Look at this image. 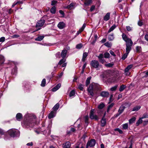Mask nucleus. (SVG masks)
Returning <instances> with one entry per match:
<instances>
[{"label": "nucleus", "instance_id": "obj_1", "mask_svg": "<svg viewBox=\"0 0 148 148\" xmlns=\"http://www.w3.org/2000/svg\"><path fill=\"white\" fill-rule=\"evenodd\" d=\"M36 117L31 114H27L25 115L23 122L24 125L26 127L28 126L32 127L34 124Z\"/></svg>", "mask_w": 148, "mask_h": 148}, {"label": "nucleus", "instance_id": "obj_2", "mask_svg": "<svg viewBox=\"0 0 148 148\" xmlns=\"http://www.w3.org/2000/svg\"><path fill=\"white\" fill-rule=\"evenodd\" d=\"M98 86L95 83L90 84L88 89V91L90 95L92 96H94L93 91L98 89Z\"/></svg>", "mask_w": 148, "mask_h": 148}, {"label": "nucleus", "instance_id": "obj_3", "mask_svg": "<svg viewBox=\"0 0 148 148\" xmlns=\"http://www.w3.org/2000/svg\"><path fill=\"white\" fill-rule=\"evenodd\" d=\"M8 133L12 137L18 136L20 135V132L18 130L13 129L9 130Z\"/></svg>", "mask_w": 148, "mask_h": 148}, {"label": "nucleus", "instance_id": "obj_4", "mask_svg": "<svg viewBox=\"0 0 148 148\" xmlns=\"http://www.w3.org/2000/svg\"><path fill=\"white\" fill-rule=\"evenodd\" d=\"M126 48V50L127 51H130L132 49V47L133 43L131 39L125 41Z\"/></svg>", "mask_w": 148, "mask_h": 148}, {"label": "nucleus", "instance_id": "obj_5", "mask_svg": "<svg viewBox=\"0 0 148 148\" xmlns=\"http://www.w3.org/2000/svg\"><path fill=\"white\" fill-rule=\"evenodd\" d=\"M91 67L95 68H97L99 66V63L98 61L96 60H92L90 63Z\"/></svg>", "mask_w": 148, "mask_h": 148}, {"label": "nucleus", "instance_id": "obj_6", "mask_svg": "<svg viewBox=\"0 0 148 148\" xmlns=\"http://www.w3.org/2000/svg\"><path fill=\"white\" fill-rule=\"evenodd\" d=\"M96 143V141L95 139H91L88 141L86 145V148H88V147H94Z\"/></svg>", "mask_w": 148, "mask_h": 148}, {"label": "nucleus", "instance_id": "obj_7", "mask_svg": "<svg viewBox=\"0 0 148 148\" xmlns=\"http://www.w3.org/2000/svg\"><path fill=\"white\" fill-rule=\"evenodd\" d=\"M120 79L119 74L118 72H116L114 73V75L111 80V82H114L118 81Z\"/></svg>", "mask_w": 148, "mask_h": 148}, {"label": "nucleus", "instance_id": "obj_8", "mask_svg": "<svg viewBox=\"0 0 148 148\" xmlns=\"http://www.w3.org/2000/svg\"><path fill=\"white\" fill-rule=\"evenodd\" d=\"M94 109H92L90 111V117L92 119H94L97 120L99 119V118L98 116L94 114Z\"/></svg>", "mask_w": 148, "mask_h": 148}, {"label": "nucleus", "instance_id": "obj_9", "mask_svg": "<svg viewBox=\"0 0 148 148\" xmlns=\"http://www.w3.org/2000/svg\"><path fill=\"white\" fill-rule=\"evenodd\" d=\"M110 71H105L102 75V77L105 79H109Z\"/></svg>", "mask_w": 148, "mask_h": 148}, {"label": "nucleus", "instance_id": "obj_10", "mask_svg": "<svg viewBox=\"0 0 148 148\" xmlns=\"http://www.w3.org/2000/svg\"><path fill=\"white\" fill-rule=\"evenodd\" d=\"M132 66L133 65H130L128 66L125 69L124 72L126 75L128 76L130 75V73L129 71L132 68Z\"/></svg>", "mask_w": 148, "mask_h": 148}, {"label": "nucleus", "instance_id": "obj_11", "mask_svg": "<svg viewBox=\"0 0 148 148\" xmlns=\"http://www.w3.org/2000/svg\"><path fill=\"white\" fill-rule=\"evenodd\" d=\"M125 107V106L122 105L119 108V109L118 110V113L116 114V116L117 117L120 115L124 111Z\"/></svg>", "mask_w": 148, "mask_h": 148}, {"label": "nucleus", "instance_id": "obj_12", "mask_svg": "<svg viewBox=\"0 0 148 148\" xmlns=\"http://www.w3.org/2000/svg\"><path fill=\"white\" fill-rule=\"evenodd\" d=\"M97 57L99 61L102 64H104L106 62L105 60L103 58V55L102 54H100Z\"/></svg>", "mask_w": 148, "mask_h": 148}, {"label": "nucleus", "instance_id": "obj_13", "mask_svg": "<svg viewBox=\"0 0 148 148\" xmlns=\"http://www.w3.org/2000/svg\"><path fill=\"white\" fill-rule=\"evenodd\" d=\"M45 21L44 19H41L38 21L36 25V27H40L42 26L44 23Z\"/></svg>", "mask_w": 148, "mask_h": 148}, {"label": "nucleus", "instance_id": "obj_14", "mask_svg": "<svg viewBox=\"0 0 148 148\" xmlns=\"http://www.w3.org/2000/svg\"><path fill=\"white\" fill-rule=\"evenodd\" d=\"M67 51L66 49L63 50L61 53V57L62 58H65L66 57L67 54Z\"/></svg>", "mask_w": 148, "mask_h": 148}, {"label": "nucleus", "instance_id": "obj_15", "mask_svg": "<svg viewBox=\"0 0 148 148\" xmlns=\"http://www.w3.org/2000/svg\"><path fill=\"white\" fill-rule=\"evenodd\" d=\"M65 26V24L63 22H60L58 25V27L61 29L64 28Z\"/></svg>", "mask_w": 148, "mask_h": 148}, {"label": "nucleus", "instance_id": "obj_16", "mask_svg": "<svg viewBox=\"0 0 148 148\" xmlns=\"http://www.w3.org/2000/svg\"><path fill=\"white\" fill-rule=\"evenodd\" d=\"M56 114V112H54V111H51V112L49 114L48 117L50 119L55 116Z\"/></svg>", "mask_w": 148, "mask_h": 148}, {"label": "nucleus", "instance_id": "obj_17", "mask_svg": "<svg viewBox=\"0 0 148 148\" xmlns=\"http://www.w3.org/2000/svg\"><path fill=\"white\" fill-rule=\"evenodd\" d=\"M63 148H71V143L69 142H67L63 145Z\"/></svg>", "mask_w": 148, "mask_h": 148}, {"label": "nucleus", "instance_id": "obj_18", "mask_svg": "<svg viewBox=\"0 0 148 148\" xmlns=\"http://www.w3.org/2000/svg\"><path fill=\"white\" fill-rule=\"evenodd\" d=\"M105 114L104 116H103L101 121V126H104L106 125V119L105 118H104L105 116Z\"/></svg>", "mask_w": 148, "mask_h": 148}, {"label": "nucleus", "instance_id": "obj_19", "mask_svg": "<svg viewBox=\"0 0 148 148\" xmlns=\"http://www.w3.org/2000/svg\"><path fill=\"white\" fill-rule=\"evenodd\" d=\"M109 93L108 92L102 91L101 93V95L103 97H107L108 96Z\"/></svg>", "mask_w": 148, "mask_h": 148}, {"label": "nucleus", "instance_id": "obj_20", "mask_svg": "<svg viewBox=\"0 0 148 148\" xmlns=\"http://www.w3.org/2000/svg\"><path fill=\"white\" fill-rule=\"evenodd\" d=\"M16 118L17 120L20 121L22 118V115L20 113H18L16 116Z\"/></svg>", "mask_w": 148, "mask_h": 148}, {"label": "nucleus", "instance_id": "obj_21", "mask_svg": "<svg viewBox=\"0 0 148 148\" xmlns=\"http://www.w3.org/2000/svg\"><path fill=\"white\" fill-rule=\"evenodd\" d=\"M61 86V84H58L52 89V91L53 92L56 91L60 88Z\"/></svg>", "mask_w": 148, "mask_h": 148}, {"label": "nucleus", "instance_id": "obj_22", "mask_svg": "<svg viewBox=\"0 0 148 148\" xmlns=\"http://www.w3.org/2000/svg\"><path fill=\"white\" fill-rule=\"evenodd\" d=\"M110 13L109 12L107 13L104 16L103 20L105 21H107L110 19Z\"/></svg>", "mask_w": 148, "mask_h": 148}, {"label": "nucleus", "instance_id": "obj_23", "mask_svg": "<svg viewBox=\"0 0 148 148\" xmlns=\"http://www.w3.org/2000/svg\"><path fill=\"white\" fill-rule=\"evenodd\" d=\"M86 24H84L82 27L79 29L78 31H77V34L78 35L80 33L84 30Z\"/></svg>", "mask_w": 148, "mask_h": 148}, {"label": "nucleus", "instance_id": "obj_24", "mask_svg": "<svg viewBox=\"0 0 148 148\" xmlns=\"http://www.w3.org/2000/svg\"><path fill=\"white\" fill-rule=\"evenodd\" d=\"M128 52L126 51V53H125L123 54V56L121 58V59L123 60H125L126 58L127 57V56L128 54L129 53H130V51H127Z\"/></svg>", "mask_w": 148, "mask_h": 148}, {"label": "nucleus", "instance_id": "obj_25", "mask_svg": "<svg viewBox=\"0 0 148 148\" xmlns=\"http://www.w3.org/2000/svg\"><path fill=\"white\" fill-rule=\"evenodd\" d=\"M92 3V0H85L84 4L86 6H88Z\"/></svg>", "mask_w": 148, "mask_h": 148}, {"label": "nucleus", "instance_id": "obj_26", "mask_svg": "<svg viewBox=\"0 0 148 148\" xmlns=\"http://www.w3.org/2000/svg\"><path fill=\"white\" fill-rule=\"evenodd\" d=\"M88 53L87 52H84L83 53L82 60L84 62L86 60V58L88 56Z\"/></svg>", "mask_w": 148, "mask_h": 148}, {"label": "nucleus", "instance_id": "obj_27", "mask_svg": "<svg viewBox=\"0 0 148 148\" xmlns=\"http://www.w3.org/2000/svg\"><path fill=\"white\" fill-rule=\"evenodd\" d=\"M122 37L123 39L125 42L127 40L130 39V38H129L127 37V36L125 35V34L123 33L122 34Z\"/></svg>", "mask_w": 148, "mask_h": 148}, {"label": "nucleus", "instance_id": "obj_28", "mask_svg": "<svg viewBox=\"0 0 148 148\" xmlns=\"http://www.w3.org/2000/svg\"><path fill=\"white\" fill-rule=\"evenodd\" d=\"M43 36H39L37 37L35 39L36 40L40 41L42 40L44 38Z\"/></svg>", "mask_w": 148, "mask_h": 148}, {"label": "nucleus", "instance_id": "obj_29", "mask_svg": "<svg viewBox=\"0 0 148 148\" xmlns=\"http://www.w3.org/2000/svg\"><path fill=\"white\" fill-rule=\"evenodd\" d=\"M114 38V34H110L108 36V39L109 41H112Z\"/></svg>", "mask_w": 148, "mask_h": 148}, {"label": "nucleus", "instance_id": "obj_30", "mask_svg": "<svg viewBox=\"0 0 148 148\" xmlns=\"http://www.w3.org/2000/svg\"><path fill=\"white\" fill-rule=\"evenodd\" d=\"M116 27V26L115 25H113L109 29L108 31V33H110Z\"/></svg>", "mask_w": 148, "mask_h": 148}, {"label": "nucleus", "instance_id": "obj_31", "mask_svg": "<svg viewBox=\"0 0 148 148\" xmlns=\"http://www.w3.org/2000/svg\"><path fill=\"white\" fill-rule=\"evenodd\" d=\"M59 106V103H57L53 108V110L55 111L57 110L58 109Z\"/></svg>", "mask_w": 148, "mask_h": 148}, {"label": "nucleus", "instance_id": "obj_32", "mask_svg": "<svg viewBox=\"0 0 148 148\" xmlns=\"http://www.w3.org/2000/svg\"><path fill=\"white\" fill-rule=\"evenodd\" d=\"M91 77H90L87 78L86 82V85L87 86L90 83V81L91 79Z\"/></svg>", "mask_w": 148, "mask_h": 148}, {"label": "nucleus", "instance_id": "obj_33", "mask_svg": "<svg viewBox=\"0 0 148 148\" xmlns=\"http://www.w3.org/2000/svg\"><path fill=\"white\" fill-rule=\"evenodd\" d=\"M141 108V106H137L134 107L132 110V111H136L139 110Z\"/></svg>", "mask_w": 148, "mask_h": 148}, {"label": "nucleus", "instance_id": "obj_34", "mask_svg": "<svg viewBox=\"0 0 148 148\" xmlns=\"http://www.w3.org/2000/svg\"><path fill=\"white\" fill-rule=\"evenodd\" d=\"M136 118L135 117H133L130 119L129 121V123L130 124H132L136 120Z\"/></svg>", "mask_w": 148, "mask_h": 148}, {"label": "nucleus", "instance_id": "obj_35", "mask_svg": "<svg viewBox=\"0 0 148 148\" xmlns=\"http://www.w3.org/2000/svg\"><path fill=\"white\" fill-rule=\"evenodd\" d=\"M50 12L52 14H55L56 13V8L55 6H53L51 8Z\"/></svg>", "mask_w": 148, "mask_h": 148}, {"label": "nucleus", "instance_id": "obj_36", "mask_svg": "<svg viewBox=\"0 0 148 148\" xmlns=\"http://www.w3.org/2000/svg\"><path fill=\"white\" fill-rule=\"evenodd\" d=\"M141 118H140L137 122L136 123V125L137 126L139 125L140 124H141L142 123L143 120Z\"/></svg>", "mask_w": 148, "mask_h": 148}, {"label": "nucleus", "instance_id": "obj_37", "mask_svg": "<svg viewBox=\"0 0 148 148\" xmlns=\"http://www.w3.org/2000/svg\"><path fill=\"white\" fill-rule=\"evenodd\" d=\"M66 61V58H62L61 59L59 62L58 64L59 65H61L63 63H64Z\"/></svg>", "mask_w": 148, "mask_h": 148}, {"label": "nucleus", "instance_id": "obj_38", "mask_svg": "<svg viewBox=\"0 0 148 148\" xmlns=\"http://www.w3.org/2000/svg\"><path fill=\"white\" fill-rule=\"evenodd\" d=\"M104 45L105 46L108 47H110L112 45V43L108 42H106Z\"/></svg>", "mask_w": 148, "mask_h": 148}, {"label": "nucleus", "instance_id": "obj_39", "mask_svg": "<svg viewBox=\"0 0 148 148\" xmlns=\"http://www.w3.org/2000/svg\"><path fill=\"white\" fill-rule=\"evenodd\" d=\"M114 105V103H112L110 104L108 107V108L107 110V112H108L111 108H112V107Z\"/></svg>", "mask_w": 148, "mask_h": 148}, {"label": "nucleus", "instance_id": "obj_40", "mask_svg": "<svg viewBox=\"0 0 148 148\" xmlns=\"http://www.w3.org/2000/svg\"><path fill=\"white\" fill-rule=\"evenodd\" d=\"M123 129L124 130H127L128 125L127 123H125L122 125Z\"/></svg>", "mask_w": 148, "mask_h": 148}, {"label": "nucleus", "instance_id": "obj_41", "mask_svg": "<svg viewBox=\"0 0 148 148\" xmlns=\"http://www.w3.org/2000/svg\"><path fill=\"white\" fill-rule=\"evenodd\" d=\"M4 62V57L2 55H0V63L2 64Z\"/></svg>", "mask_w": 148, "mask_h": 148}, {"label": "nucleus", "instance_id": "obj_42", "mask_svg": "<svg viewBox=\"0 0 148 148\" xmlns=\"http://www.w3.org/2000/svg\"><path fill=\"white\" fill-rule=\"evenodd\" d=\"M46 84V79H43L42 80L41 84V86L44 87L45 86Z\"/></svg>", "mask_w": 148, "mask_h": 148}, {"label": "nucleus", "instance_id": "obj_43", "mask_svg": "<svg viewBox=\"0 0 148 148\" xmlns=\"http://www.w3.org/2000/svg\"><path fill=\"white\" fill-rule=\"evenodd\" d=\"M104 56L105 58H108L110 57V54L109 53L106 52L104 53Z\"/></svg>", "mask_w": 148, "mask_h": 148}, {"label": "nucleus", "instance_id": "obj_44", "mask_svg": "<svg viewBox=\"0 0 148 148\" xmlns=\"http://www.w3.org/2000/svg\"><path fill=\"white\" fill-rule=\"evenodd\" d=\"M104 65L106 67H112L113 66L114 64L113 63H109L108 64H104Z\"/></svg>", "mask_w": 148, "mask_h": 148}, {"label": "nucleus", "instance_id": "obj_45", "mask_svg": "<svg viewBox=\"0 0 148 148\" xmlns=\"http://www.w3.org/2000/svg\"><path fill=\"white\" fill-rule=\"evenodd\" d=\"M75 5V3H72L69 5L67 6V8L68 9L71 8H72Z\"/></svg>", "mask_w": 148, "mask_h": 148}, {"label": "nucleus", "instance_id": "obj_46", "mask_svg": "<svg viewBox=\"0 0 148 148\" xmlns=\"http://www.w3.org/2000/svg\"><path fill=\"white\" fill-rule=\"evenodd\" d=\"M125 88V86L124 85H122L120 87L119 90L120 91H123Z\"/></svg>", "mask_w": 148, "mask_h": 148}, {"label": "nucleus", "instance_id": "obj_47", "mask_svg": "<svg viewBox=\"0 0 148 148\" xmlns=\"http://www.w3.org/2000/svg\"><path fill=\"white\" fill-rule=\"evenodd\" d=\"M136 51L138 53H140L141 51V48L140 46H137L136 47Z\"/></svg>", "mask_w": 148, "mask_h": 148}, {"label": "nucleus", "instance_id": "obj_48", "mask_svg": "<svg viewBox=\"0 0 148 148\" xmlns=\"http://www.w3.org/2000/svg\"><path fill=\"white\" fill-rule=\"evenodd\" d=\"M105 106L104 104L103 103H101L98 106V108L99 109H102Z\"/></svg>", "mask_w": 148, "mask_h": 148}, {"label": "nucleus", "instance_id": "obj_49", "mask_svg": "<svg viewBox=\"0 0 148 148\" xmlns=\"http://www.w3.org/2000/svg\"><path fill=\"white\" fill-rule=\"evenodd\" d=\"M84 86V85L82 84H80L78 86V88L79 89L81 90H83V87Z\"/></svg>", "mask_w": 148, "mask_h": 148}, {"label": "nucleus", "instance_id": "obj_50", "mask_svg": "<svg viewBox=\"0 0 148 148\" xmlns=\"http://www.w3.org/2000/svg\"><path fill=\"white\" fill-rule=\"evenodd\" d=\"M75 94V91L74 90H72L70 92L69 96L70 97L73 96Z\"/></svg>", "mask_w": 148, "mask_h": 148}, {"label": "nucleus", "instance_id": "obj_51", "mask_svg": "<svg viewBox=\"0 0 148 148\" xmlns=\"http://www.w3.org/2000/svg\"><path fill=\"white\" fill-rule=\"evenodd\" d=\"M83 47L82 44L80 43L77 45L76 46V48L77 49H81L82 47Z\"/></svg>", "mask_w": 148, "mask_h": 148}, {"label": "nucleus", "instance_id": "obj_52", "mask_svg": "<svg viewBox=\"0 0 148 148\" xmlns=\"http://www.w3.org/2000/svg\"><path fill=\"white\" fill-rule=\"evenodd\" d=\"M115 131H117L119 132V133L120 134H122L123 133V131L121 130H120L119 128H116L114 130Z\"/></svg>", "mask_w": 148, "mask_h": 148}, {"label": "nucleus", "instance_id": "obj_53", "mask_svg": "<svg viewBox=\"0 0 148 148\" xmlns=\"http://www.w3.org/2000/svg\"><path fill=\"white\" fill-rule=\"evenodd\" d=\"M117 87V86H114V87H112L110 88V90L112 91H115Z\"/></svg>", "mask_w": 148, "mask_h": 148}, {"label": "nucleus", "instance_id": "obj_54", "mask_svg": "<svg viewBox=\"0 0 148 148\" xmlns=\"http://www.w3.org/2000/svg\"><path fill=\"white\" fill-rule=\"evenodd\" d=\"M148 118V114H144L143 116L141 117L142 119Z\"/></svg>", "mask_w": 148, "mask_h": 148}, {"label": "nucleus", "instance_id": "obj_55", "mask_svg": "<svg viewBox=\"0 0 148 148\" xmlns=\"http://www.w3.org/2000/svg\"><path fill=\"white\" fill-rule=\"evenodd\" d=\"M85 122L88 123V116H86L84 117Z\"/></svg>", "mask_w": 148, "mask_h": 148}, {"label": "nucleus", "instance_id": "obj_56", "mask_svg": "<svg viewBox=\"0 0 148 148\" xmlns=\"http://www.w3.org/2000/svg\"><path fill=\"white\" fill-rule=\"evenodd\" d=\"M57 1L55 0H53L51 1V5H53L57 3Z\"/></svg>", "mask_w": 148, "mask_h": 148}, {"label": "nucleus", "instance_id": "obj_57", "mask_svg": "<svg viewBox=\"0 0 148 148\" xmlns=\"http://www.w3.org/2000/svg\"><path fill=\"white\" fill-rule=\"evenodd\" d=\"M5 40V38L4 37H1L0 38V42H3Z\"/></svg>", "mask_w": 148, "mask_h": 148}, {"label": "nucleus", "instance_id": "obj_58", "mask_svg": "<svg viewBox=\"0 0 148 148\" xmlns=\"http://www.w3.org/2000/svg\"><path fill=\"white\" fill-rule=\"evenodd\" d=\"M126 29L128 31H130L132 30V28L129 26H127Z\"/></svg>", "mask_w": 148, "mask_h": 148}, {"label": "nucleus", "instance_id": "obj_59", "mask_svg": "<svg viewBox=\"0 0 148 148\" xmlns=\"http://www.w3.org/2000/svg\"><path fill=\"white\" fill-rule=\"evenodd\" d=\"M19 37V36L17 34H14L12 36V38H17Z\"/></svg>", "mask_w": 148, "mask_h": 148}, {"label": "nucleus", "instance_id": "obj_60", "mask_svg": "<svg viewBox=\"0 0 148 148\" xmlns=\"http://www.w3.org/2000/svg\"><path fill=\"white\" fill-rule=\"evenodd\" d=\"M95 6L94 5H92L91 7V8H90V10L91 11H93L95 9Z\"/></svg>", "mask_w": 148, "mask_h": 148}, {"label": "nucleus", "instance_id": "obj_61", "mask_svg": "<svg viewBox=\"0 0 148 148\" xmlns=\"http://www.w3.org/2000/svg\"><path fill=\"white\" fill-rule=\"evenodd\" d=\"M33 144L32 142L27 143V145L28 146H32L33 145Z\"/></svg>", "mask_w": 148, "mask_h": 148}, {"label": "nucleus", "instance_id": "obj_62", "mask_svg": "<svg viewBox=\"0 0 148 148\" xmlns=\"http://www.w3.org/2000/svg\"><path fill=\"white\" fill-rule=\"evenodd\" d=\"M110 54L111 55H112L114 56H115V54H114V52L112 51V50H110Z\"/></svg>", "mask_w": 148, "mask_h": 148}, {"label": "nucleus", "instance_id": "obj_63", "mask_svg": "<svg viewBox=\"0 0 148 148\" xmlns=\"http://www.w3.org/2000/svg\"><path fill=\"white\" fill-rule=\"evenodd\" d=\"M138 24L139 26H141L143 25V22L140 21H139L138 22Z\"/></svg>", "mask_w": 148, "mask_h": 148}, {"label": "nucleus", "instance_id": "obj_64", "mask_svg": "<svg viewBox=\"0 0 148 148\" xmlns=\"http://www.w3.org/2000/svg\"><path fill=\"white\" fill-rule=\"evenodd\" d=\"M145 39L148 41V34H147L145 35Z\"/></svg>", "mask_w": 148, "mask_h": 148}]
</instances>
